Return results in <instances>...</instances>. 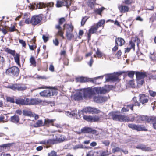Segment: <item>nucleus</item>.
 <instances>
[{
    "label": "nucleus",
    "mask_w": 156,
    "mask_h": 156,
    "mask_svg": "<svg viewBox=\"0 0 156 156\" xmlns=\"http://www.w3.org/2000/svg\"><path fill=\"white\" fill-rule=\"evenodd\" d=\"M128 127L133 130H135L138 131L144 130L145 128L142 127L140 125H136L134 124H129L128 125Z\"/></svg>",
    "instance_id": "obj_11"
},
{
    "label": "nucleus",
    "mask_w": 156,
    "mask_h": 156,
    "mask_svg": "<svg viewBox=\"0 0 156 156\" xmlns=\"http://www.w3.org/2000/svg\"><path fill=\"white\" fill-rule=\"evenodd\" d=\"M82 90L78 91L74 95V98L75 100H79L82 99Z\"/></svg>",
    "instance_id": "obj_21"
},
{
    "label": "nucleus",
    "mask_w": 156,
    "mask_h": 156,
    "mask_svg": "<svg viewBox=\"0 0 156 156\" xmlns=\"http://www.w3.org/2000/svg\"><path fill=\"white\" fill-rule=\"evenodd\" d=\"M5 51L8 53H10L13 56H15V51L14 50H12L8 48H6L5 50Z\"/></svg>",
    "instance_id": "obj_45"
},
{
    "label": "nucleus",
    "mask_w": 156,
    "mask_h": 156,
    "mask_svg": "<svg viewBox=\"0 0 156 156\" xmlns=\"http://www.w3.org/2000/svg\"><path fill=\"white\" fill-rule=\"evenodd\" d=\"M137 80V83L138 85H142L144 82V79H139Z\"/></svg>",
    "instance_id": "obj_51"
},
{
    "label": "nucleus",
    "mask_w": 156,
    "mask_h": 156,
    "mask_svg": "<svg viewBox=\"0 0 156 156\" xmlns=\"http://www.w3.org/2000/svg\"><path fill=\"white\" fill-rule=\"evenodd\" d=\"M30 61L31 65H33L34 66H36V61L34 58L33 57H31L30 59Z\"/></svg>",
    "instance_id": "obj_40"
},
{
    "label": "nucleus",
    "mask_w": 156,
    "mask_h": 156,
    "mask_svg": "<svg viewBox=\"0 0 156 156\" xmlns=\"http://www.w3.org/2000/svg\"><path fill=\"white\" fill-rule=\"evenodd\" d=\"M154 54V53L152 54L151 53V55L150 56V58L152 60L155 61L156 60V57Z\"/></svg>",
    "instance_id": "obj_55"
},
{
    "label": "nucleus",
    "mask_w": 156,
    "mask_h": 156,
    "mask_svg": "<svg viewBox=\"0 0 156 156\" xmlns=\"http://www.w3.org/2000/svg\"><path fill=\"white\" fill-rule=\"evenodd\" d=\"M147 121L148 122L152 123L154 129H156V117L151 116L150 117H146Z\"/></svg>",
    "instance_id": "obj_13"
},
{
    "label": "nucleus",
    "mask_w": 156,
    "mask_h": 156,
    "mask_svg": "<svg viewBox=\"0 0 156 156\" xmlns=\"http://www.w3.org/2000/svg\"><path fill=\"white\" fill-rule=\"evenodd\" d=\"M92 113H98L100 111L98 110L95 108H92Z\"/></svg>",
    "instance_id": "obj_62"
},
{
    "label": "nucleus",
    "mask_w": 156,
    "mask_h": 156,
    "mask_svg": "<svg viewBox=\"0 0 156 156\" xmlns=\"http://www.w3.org/2000/svg\"><path fill=\"white\" fill-rule=\"evenodd\" d=\"M121 151V149L120 148L116 147L112 149V151L113 153H115L116 152H120Z\"/></svg>",
    "instance_id": "obj_43"
},
{
    "label": "nucleus",
    "mask_w": 156,
    "mask_h": 156,
    "mask_svg": "<svg viewBox=\"0 0 156 156\" xmlns=\"http://www.w3.org/2000/svg\"><path fill=\"white\" fill-rule=\"evenodd\" d=\"M8 30L10 32L14 31L16 30V29H15V27L14 25L11 26L10 27H8Z\"/></svg>",
    "instance_id": "obj_48"
},
{
    "label": "nucleus",
    "mask_w": 156,
    "mask_h": 156,
    "mask_svg": "<svg viewBox=\"0 0 156 156\" xmlns=\"http://www.w3.org/2000/svg\"><path fill=\"white\" fill-rule=\"evenodd\" d=\"M104 8L102 7L101 8L99 9H94V12L96 14L101 15V13L103 10L104 9Z\"/></svg>",
    "instance_id": "obj_31"
},
{
    "label": "nucleus",
    "mask_w": 156,
    "mask_h": 156,
    "mask_svg": "<svg viewBox=\"0 0 156 156\" xmlns=\"http://www.w3.org/2000/svg\"><path fill=\"white\" fill-rule=\"evenodd\" d=\"M109 115L112 116V119L114 120L126 122H128L129 120V117L127 116L116 114L113 112L110 113Z\"/></svg>",
    "instance_id": "obj_2"
},
{
    "label": "nucleus",
    "mask_w": 156,
    "mask_h": 156,
    "mask_svg": "<svg viewBox=\"0 0 156 156\" xmlns=\"http://www.w3.org/2000/svg\"><path fill=\"white\" fill-rule=\"evenodd\" d=\"M86 148L87 147L86 146H84L82 144H79L76 145L73 147L74 149Z\"/></svg>",
    "instance_id": "obj_33"
},
{
    "label": "nucleus",
    "mask_w": 156,
    "mask_h": 156,
    "mask_svg": "<svg viewBox=\"0 0 156 156\" xmlns=\"http://www.w3.org/2000/svg\"><path fill=\"white\" fill-rule=\"evenodd\" d=\"M47 144H53L54 140L53 139H49L47 140Z\"/></svg>",
    "instance_id": "obj_60"
},
{
    "label": "nucleus",
    "mask_w": 156,
    "mask_h": 156,
    "mask_svg": "<svg viewBox=\"0 0 156 156\" xmlns=\"http://www.w3.org/2000/svg\"><path fill=\"white\" fill-rule=\"evenodd\" d=\"M149 94L152 97H154L156 96V92H154L152 90L149 91Z\"/></svg>",
    "instance_id": "obj_59"
},
{
    "label": "nucleus",
    "mask_w": 156,
    "mask_h": 156,
    "mask_svg": "<svg viewBox=\"0 0 156 156\" xmlns=\"http://www.w3.org/2000/svg\"><path fill=\"white\" fill-rule=\"evenodd\" d=\"M66 35L67 39L69 40H71L74 37L72 33H66Z\"/></svg>",
    "instance_id": "obj_35"
},
{
    "label": "nucleus",
    "mask_w": 156,
    "mask_h": 156,
    "mask_svg": "<svg viewBox=\"0 0 156 156\" xmlns=\"http://www.w3.org/2000/svg\"><path fill=\"white\" fill-rule=\"evenodd\" d=\"M98 29V27L96 26L93 27L90 29L89 32L90 33H94Z\"/></svg>",
    "instance_id": "obj_36"
},
{
    "label": "nucleus",
    "mask_w": 156,
    "mask_h": 156,
    "mask_svg": "<svg viewBox=\"0 0 156 156\" xmlns=\"http://www.w3.org/2000/svg\"><path fill=\"white\" fill-rule=\"evenodd\" d=\"M19 69L16 66H12L7 69L5 71L6 74L12 76H17L19 73Z\"/></svg>",
    "instance_id": "obj_3"
},
{
    "label": "nucleus",
    "mask_w": 156,
    "mask_h": 156,
    "mask_svg": "<svg viewBox=\"0 0 156 156\" xmlns=\"http://www.w3.org/2000/svg\"><path fill=\"white\" fill-rule=\"evenodd\" d=\"M19 42L20 44H22L23 47H25L26 46L25 42L23 40L19 39Z\"/></svg>",
    "instance_id": "obj_61"
},
{
    "label": "nucleus",
    "mask_w": 156,
    "mask_h": 156,
    "mask_svg": "<svg viewBox=\"0 0 156 156\" xmlns=\"http://www.w3.org/2000/svg\"><path fill=\"white\" fill-rule=\"evenodd\" d=\"M73 26L71 24L69 25V27L67 28L66 33H72Z\"/></svg>",
    "instance_id": "obj_37"
},
{
    "label": "nucleus",
    "mask_w": 156,
    "mask_h": 156,
    "mask_svg": "<svg viewBox=\"0 0 156 156\" xmlns=\"http://www.w3.org/2000/svg\"><path fill=\"white\" fill-rule=\"evenodd\" d=\"M7 100L8 101L12 103H14L15 102L14 99L11 97H7Z\"/></svg>",
    "instance_id": "obj_53"
},
{
    "label": "nucleus",
    "mask_w": 156,
    "mask_h": 156,
    "mask_svg": "<svg viewBox=\"0 0 156 156\" xmlns=\"http://www.w3.org/2000/svg\"><path fill=\"white\" fill-rule=\"evenodd\" d=\"M56 5L58 7H60L63 6L68 8L71 5V1L70 0L57 1Z\"/></svg>",
    "instance_id": "obj_7"
},
{
    "label": "nucleus",
    "mask_w": 156,
    "mask_h": 156,
    "mask_svg": "<svg viewBox=\"0 0 156 156\" xmlns=\"http://www.w3.org/2000/svg\"><path fill=\"white\" fill-rule=\"evenodd\" d=\"M100 119L98 116H92V122L99 121Z\"/></svg>",
    "instance_id": "obj_46"
},
{
    "label": "nucleus",
    "mask_w": 156,
    "mask_h": 156,
    "mask_svg": "<svg viewBox=\"0 0 156 156\" xmlns=\"http://www.w3.org/2000/svg\"><path fill=\"white\" fill-rule=\"evenodd\" d=\"M127 72H128V76L131 78H133V77L134 74V71H128Z\"/></svg>",
    "instance_id": "obj_44"
},
{
    "label": "nucleus",
    "mask_w": 156,
    "mask_h": 156,
    "mask_svg": "<svg viewBox=\"0 0 156 156\" xmlns=\"http://www.w3.org/2000/svg\"><path fill=\"white\" fill-rule=\"evenodd\" d=\"M133 2V0H124L122 1L123 3L127 5H130Z\"/></svg>",
    "instance_id": "obj_41"
},
{
    "label": "nucleus",
    "mask_w": 156,
    "mask_h": 156,
    "mask_svg": "<svg viewBox=\"0 0 156 156\" xmlns=\"http://www.w3.org/2000/svg\"><path fill=\"white\" fill-rule=\"evenodd\" d=\"M10 121L11 122L14 123H17L20 121V118L18 116L15 115L13 116H12L11 117Z\"/></svg>",
    "instance_id": "obj_23"
},
{
    "label": "nucleus",
    "mask_w": 156,
    "mask_h": 156,
    "mask_svg": "<svg viewBox=\"0 0 156 156\" xmlns=\"http://www.w3.org/2000/svg\"><path fill=\"white\" fill-rule=\"evenodd\" d=\"M42 17L40 16H34L31 18L30 23L32 25H36L40 23Z\"/></svg>",
    "instance_id": "obj_9"
},
{
    "label": "nucleus",
    "mask_w": 156,
    "mask_h": 156,
    "mask_svg": "<svg viewBox=\"0 0 156 156\" xmlns=\"http://www.w3.org/2000/svg\"><path fill=\"white\" fill-rule=\"evenodd\" d=\"M88 18L87 16H85L83 17L81 22V26H83L85 24V22L87 21Z\"/></svg>",
    "instance_id": "obj_39"
},
{
    "label": "nucleus",
    "mask_w": 156,
    "mask_h": 156,
    "mask_svg": "<svg viewBox=\"0 0 156 156\" xmlns=\"http://www.w3.org/2000/svg\"><path fill=\"white\" fill-rule=\"evenodd\" d=\"M27 105H36L42 102V101L40 99L32 98L29 99L27 98Z\"/></svg>",
    "instance_id": "obj_10"
},
{
    "label": "nucleus",
    "mask_w": 156,
    "mask_h": 156,
    "mask_svg": "<svg viewBox=\"0 0 156 156\" xmlns=\"http://www.w3.org/2000/svg\"><path fill=\"white\" fill-rule=\"evenodd\" d=\"M134 106L133 104H129L126 105L127 108L129 109H130L131 110H133V107Z\"/></svg>",
    "instance_id": "obj_63"
},
{
    "label": "nucleus",
    "mask_w": 156,
    "mask_h": 156,
    "mask_svg": "<svg viewBox=\"0 0 156 156\" xmlns=\"http://www.w3.org/2000/svg\"><path fill=\"white\" fill-rule=\"evenodd\" d=\"M44 125L41 120H38L36 123L34 125V127H38L41 126H43Z\"/></svg>",
    "instance_id": "obj_30"
},
{
    "label": "nucleus",
    "mask_w": 156,
    "mask_h": 156,
    "mask_svg": "<svg viewBox=\"0 0 156 156\" xmlns=\"http://www.w3.org/2000/svg\"><path fill=\"white\" fill-rule=\"evenodd\" d=\"M77 111L76 109H73L72 111H68L66 112V114L69 117H73L74 119H76V116Z\"/></svg>",
    "instance_id": "obj_18"
},
{
    "label": "nucleus",
    "mask_w": 156,
    "mask_h": 156,
    "mask_svg": "<svg viewBox=\"0 0 156 156\" xmlns=\"http://www.w3.org/2000/svg\"><path fill=\"white\" fill-rule=\"evenodd\" d=\"M136 147L137 149H141L144 151H149L151 150V149L150 147L144 144L138 145Z\"/></svg>",
    "instance_id": "obj_20"
},
{
    "label": "nucleus",
    "mask_w": 156,
    "mask_h": 156,
    "mask_svg": "<svg viewBox=\"0 0 156 156\" xmlns=\"http://www.w3.org/2000/svg\"><path fill=\"white\" fill-rule=\"evenodd\" d=\"M116 44L120 46L123 45L125 43V41L122 38L120 37L116 38L115 40Z\"/></svg>",
    "instance_id": "obj_22"
},
{
    "label": "nucleus",
    "mask_w": 156,
    "mask_h": 156,
    "mask_svg": "<svg viewBox=\"0 0 156 156\" xmlns=\"http://www.w3.org/2000/svg\"><path fill=\"white\" fill-rule=\"evenodd\" d=\"M82 92H83V97L85 99H91L94 93V89L90 88L84 89Z\"/></svg>",
    "instance_id": "obj_5"
},
{
    "label": "nucleus",
    "mask_w": 156,
    "mask_h": 156,
    "mask_svg": "<svg viewBox=\"0 0 156 156\" xmlns=\"http://www.w3.org/2000/svg\"><path fill=\"white\" fill-rule=\"evenodd\" d=\"M109 155L108 151H104L101 153V156H107Z\"/></svg>",
    "instance_id": "obj_50"
},
{
    "label": "nucleus",
    "mask_w": 156,
    "mask_h": 156,
    "mask_svg": "<svg viewBox=\"0 0 156 156\" xmlns=\"http://www.w3.org/2000/svg\"><path fill=\"white\" fill-rule=\"evenodd\" d=\"M118 78L117 77L111 74H107L105 75L106 81L108 82L110 81H116Z\"/></svg>",
    "instance_id": "obj_15"
},
{
    "label": "nucleus",
    "mask_w": 156,
    "mask_h": 156,
    "mask_svg": "<svg viewBox=\"0 0 156 156\" xmlns=\"http://www.w3.org/2000/svg\"><path fill=\"white\" fill-rule=\"evenodd\" d=\"M65 21V19L64 18H62L59 19V25H62Z\"/></svg>",
    "instance_id": "obj_64"
},
{
    "label": "nucleus",
    "mask_w": 156,
    "mask_h": 156,
    "mask_svg": "<svg viewBox=\"0 0 156 156\" xmlns=\"http://www.w3.org/2000/svg\"><path fill=\"white\" fill-rule=\"evenodd\" d=\"M36 5L37 7L39 9L42 8H45L47 7L48 8L47 9L48 10L49 8L52 7L54 5V3L52 2H50L47 4H45L42 2H38L35 4Z\"/></svg>",
    "instance_id": "obj_8"
},
{
    "label": "nucleus",
    "mask_w": 156,
    "mask_h": 156,
    "mask_svg": "<svg viewBox=\"0 0 156 156\" xmlns=\"http://www.w3.org/2000/svg\"><path fill=\"white\" fill-rule=\"evenodd\" d=\"M118 8L121 13H125L129 11V8L127 6L122 4H119L118 5Z\"/></svg>",
    "instance_id": "obj_14"
},
{
    "label": "nucleus",
    "mask_w": 156,
    "mask_h": 156,
    "mask_svg": "<svg viewBox=\"0 0 156 156\" xmlns=\"http://www.w3.org/2000/svg\"><path fill=\"white\" fill-rule=\"evenodd\" d=\"M58 93L57 90L53 89L47 90L40 93V95L43 97H49L56 95Z\"/></svg>",
    "instance_id": "obj_4"
},
{
    "label": "nucleus",
    "mask_w": 156,
    "mask_h": 156,
    "mask_svg": "<svg viewBox=\"0 0 156 156\" xmlns=\"http://www.w3.org/2000/svg\"><path fill=\"white\" fill-rule=\"evenodd\" d=\"M129 46L130 47H128L125 48V53L129 52L132 48H133V50H134L135 43H134L132 41H130Z\"/></svg>",
    "instance_id": "obj_25"
},
{
    "label": "nucleus",
    "mask_w": 156,
    "mask_h": 156,
    "mask_svg": "<svg viewBox=\"0 0 156 156\" xmlns=\"http://www.w3.org/2000/svg\"><path fill=\"white\" fill-rule=\"evenodd\" d=\"M5 62V60L4 57L0 55V65L2 66Z\"/></svg>",
    "instance_id": "obj_49"
},
{
    "label": "nucleus",
    "mask_w": 156,
    "mask_h": 156,
    "mask_svg": "<svg viewBox=\"0 0 156 156\" xmlns=\"http://www.w3.org/2000/svg\"><path fill=\"white\" fill-rule=\"evenodd\" d=\"M83 118L87 122H92V116L84 115L83 116Z\"/></svg>",
    "instance_id": "obj_32"
},
{
    "label": "nucleus",
    "mask_w": 156,
    "mask_h": 156,
    "mask_svg": "<svg viewBox=\"0 0 156 156\" xmlns=\"http://www.w3.org/2000/svg\"><path fill=\"white\" fill-rule=\"evenodd\" d=\"M136 76L137 80L144 79H143L146 76V75L142 72H136Z\"/></svg>",
    "instance_id": "obj_24"
},
{
    "label": "nucleus",
    "mask_w": 156,
    "mask_h": 156,
    "mask_svg": "<svg viewBox=\"0 0 156 156\" xmlns=\"http://www.w3.org/2000/svg\"><path fill=\"white\" fill-rule=\"evenodd\" d=\"M26 88V87L23 84H17V90L18 91H23Z\"/></svg>",
    "instance_id": "obj_26"
},
{
    "label": "nucleus",
    "mask_w": 156,
    "mask_h": 156,
    "mask_svg": "<svg viewBox=\"0 0 156 156\" xmlns=\"http://www.w3.org/2000/svg\"><path fill=\"white\" fill-rule=\"evenodd\" d=\"M103 77V76L97 77L94 78H90L86 77L81 76L76 78V79L77 82L83 83L89 81L96 84L97 83L96 82V80L100 78L102 79Z\"/></svg>",
    "instance_id": "obj_1"
},
{
    "label": "nucleus",
    "mask_w": 156,
    "mask_h": 156,
    "mask_svg": "<svg viewBox=\"0 0 156 156\" xmlns=\"http://www.w3.org/2000/svg\"><path fill=\"white\" fill-rule=\"evenodd\" d=\"M105 23V20H100L97 24L96 26L98 28L99 27H101L103 24Z\"/></svg>",
    "instance_id": "obj_42"
},
{
    "label": "nucleus",
    "mask_w": 156,
    "mask_h": 156,
    "mask_svg": "<svg viewBox=\"0 0 156 156\" xmlns=\"http://www.w3.org/2000/svg\"><path fill=\"white\" fill-rule=\"evenodd\" d=\"M96 131L90 127H84L81 129V132L83 133H96Z\"/></svg>",
    "instance_id": "obj_16"
},
{
    "label": "nucleus",
    "mask_w": 156,
    "mask_h": 156,
    "mask_svg": "<svg viewBox=\"0 0 156 156\" xmlns=\"http://www.w3.org/2000/svg\"><path fill=\"white\" fill-rule=\"evenodd\" d=\"M88 5L91 9H94L96 5L95 0H89L88 3Z\"/></svg>",
    "instance_id": "obj_29"
},
{
    "label": "nucleus",
    "mask_w": 156,
    "mask_h": 156,
    "mask_svg": "<svg viewBox=\"0 0 156 156\" xmlns=\"http://www.w3.org/2000/svg\"><path fill=\"white\" fill-rule=\"evenodd\" d=\"M7 87L8 88L14 90H17V84H12L7 86Z\"/></svg>",
    "instance_id": "obj_34"
},
{
    "label": "nucleus",
    "mask_w": 156,
    "mask_h": 156,
    "mask_svg": "<svg viewBox=\"0 0 156 156\" xmlns=\"http://www.w3.org/2000/svg\"><path fill=\"white\" fill-rule=\"evenodd\" d=\"M48 156H57V153L54 151H52L50 153L48 154Z\"/></svg>",
    "instance_id": "obj_52"
},
{
    "label": "nucleus",
    "mask_w": 156,
    "mask_h": 156,
    "mask_svg": "<svg viewBox=\"0 0 156 156\" xmlns=\"http://www.w3.org/2000/svg\"><path fill=\"white\" fill-rule=\"evenodd\" d=\"M136 99V97H134L133 98V100L134 101V105L136 106H140V103L137 101H135Z\"/></svg>",
    "instance_id": "obj_57"
},
{
    "label": "nucleus",
    "mask_w": 156,
    "mask_h": 156,
    "mask_svg": "<svg viewBox=\"0 0 156 156\" xmlns=\"http://www.w3.org/2000/svg\"><path fill=\"white\" fill-rule=\"evenodd\" d=\"M27 98L24 99L18 98L16 99L15 103L18 104L27 105Z\"/></svg>",
    "instance_id": "obj_17"
},
{
    "label": "nucleus",
    "mask_w": 156,
    "mask_h": 156,
    "mask_svg": "<svg viewBox=\"0 0 156 156\" xmlns=\"http://www.w3.org/2000/svg\"><path fill=\"white\" fill-rule=\"evenodd\" d=\"M94 91L98 94H105L110 90V89H107L105 88L101 87H95L93 88Z\"/></svg>",
    "instance_id": "obj_12"
},
{
    "label": "nucleus",
    "mask_w": 156,
    "mask_h": 156,
    "mask_svg": "<svg viewBox=\"0 0 156 156\" xmlns=\"http://www.w3.org/2000/svg\"><path fill=\"white\" fill-rule=\"evenodd\" d=\"M8 147V144H5L0 146V152H2V150H3L4 149H6V148Z\"/></svg>",
    "instance_id": "obj_47"
},
{
    "label": "nucleus",
    "mask_w": 156,
    "mask_h": 156,
    "mask_svg": "<svg viewBox=\"0 0 156 156\" xmlns=\"http://www.w3.org/2000/svg\"><path fill=\"white\" fill-rule=\"evenodd\" d=\"M94 153H95V152L92 151H90L87 154L86 156H94Z\"/></svg>",
    "instance_id": "obj_56"
},
{
    "label": "nucleus",
    "mask_w": 156,
    "mask_h": 156,
    "mask_svg": "<svg viewBox=\"0 0 156 156\" xmlns=\"http://www.w3.org/2000/svg\"><path fill=\"white\" fill-rule=\"evenodd\" d=\"M96 54L97 55L98 57V58H101L102 56L101 53L98 49H97V50L96 52Z\"/></svg>",
    "instance_id": "obj_58"
},
{
    "label": "nucleus",
    "mask_w": 156,
    "mask_h": 156,
    "mask_svg": "<svg viewBox=\"0 0 156 156\" xmlns=\"http://www.w3.org/2000/svg\"><path fill=\"white\" fill-rule=\"evenodd\" d=\"M23 115L26 116L33 117V113L30 111L24 110H23Z\"/></svg>",
    "instance_id": "obj_28"
},
{
    "label": "nucleus",
    "mask_w": 156,
    "mask_h": 156,
    "mask_svg": "<svg viewBox=\"0 0 156 156\" xmlns=\"http://www.w3.org/2000/svg\"><path fill=\"white\" fill-rule=\"evenodd\" d=\"M139 101L142 104L144 105L148 102V97L144 94L140 95H139Z\"/></svg>",
    "instance_id": "obj_19"
},
{
    "label": "nucleus",
    "mask_w": 156,
    "mask_h": 156,
    "mask_svg": "<svg viewBox=\"0 0 156 156\" xmlns=\"http://www.w3.org/2000/svg\"><path fill=\"white\" fill-rule=\"evenodd\" d=\"M55 120V119H45L44 123V125L48 126L50 125H52L53 126V123Z\"/></svg>",
    "instance_id": "obj_27"
},
{
    "label": "nucleus",
    "mask_w": 156,
    "mask_h": 156,
    "mask_svg": "<svg viewBox=\"0 0 156 156\" xmlns=\"http://www.w3.org/2000/svg\"><path fill=\"white\" fill-rule=\"evenodd\" d=\"M102 143L105 146H108L110 144V142L108 140H104L102 141Z\"/></svg>",
    "instance_id": "obj_54"
},
{
    "label": "nucleus",
    "mask_w": 156,
    "mask_h": 156,
    "mask_svg": "<svg viewBox=\"0 0 156 156\" xmlns=\"http://www.w3.org/2000/svg\"><path fill=\"white\" fill-rule=\"evenodd\" d=\"M14 58L15 62L18 64H20V55L18 54H16V55H15Z\"/></svg>",
    "instance_id": "obj_38"
},
{
    "label": "nucleus",
    "mask_w": 156,
    "mask_h": 156,
    "mask_svg": "<svg viewBox=\"0 0 156 156\" xmlns=\"http://www.w3.org/2000/svg\"><path fill=\"white\" fill-rule=\"evenodd\" d=\"M91 99L92 101L97 103H102L106 101L108 98L106 96H101L99 95L94 94Z\"/></svg>",
    "instance_id": "obj_6"
}]
</instances>
